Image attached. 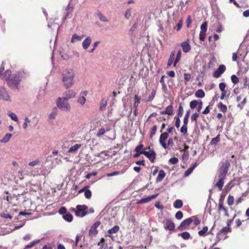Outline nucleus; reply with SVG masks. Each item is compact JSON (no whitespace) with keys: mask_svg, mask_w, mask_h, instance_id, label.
I'll return each mask as SVG.
<instances>
[{"mask_svg":"<svg viewBox=\"0 0 249 249\" xmlns=\"http://www.w3.org/2000/svg\"><path fill=\"white\" fill-rule=\"evenodd\" d=\"M11 71H6L4 73L3 78L7 80L8 86L13 89H18V87L21 78L23 77V74L21 72H18L10 76Z\"/></svg>","mask_w":249,"mask_h":249,"instance_id":"1","label":"nucleus"},{"mask_svg":"<svg viewBox=\"0 0 249 249\" xmlns=\"http://www.w3.org/2000/svg\"><path fill=\"white\" fill-rule=\"evenodd\" d=\"M74 71L70 68L65 69L62 73V82L63 85L66 89H68L74 85V78L75 76Z\"/></svg>","mask_w":249,"mask_h":249,"instance_id":"2","label":"nucleus"},{"mask_svg":"<svg viewBox=\"0 0 249 249\" xmlns=\"http://www.w3.org/2000/svg\"><path fill=\"white\" fill-rule=\"evenodd\" d=\"M230 165V163L228 160H226L225 162L221 163L218 175V181L215 184V186L218 188L219 191L222 190L224 185V179L227 174Z\"/></svg>","mask_w":249,"mask_h":249,"instance_id":"3","label":"nucleus"},{"mask_svg":"<svg viewBox=\"0 0 249 249\" xmlns=\"http://www.w3.org/2000/svg\"><path fill=\"white\" fill-rule=\"evenodd\" d=\"M57 107L62 111L68 112L71 110V106L67 100L62 97H58L56 100Z\"/></svg>","mask_w":249,"mask_h":249,"instance_id":"4","label":"nucleus"},{"mask_svg":"<svg viewBox=\"0 0 249 249\" xmlns=\"http://www.w3.org/2000/svg\"><path fill=\"white\" fill-rule=\"evenodd\" d=\"M88 207L85 205H78L76 206V211H75V214L77 216L83 217L87 214L86 211Z\"/></svg>","mask_w":249,"mask_h":249,"instance_id":"5","label":"nucleus"},{"mask_svg":"<svg viewBox=\"0 0 249 249\" xmlns=\"http://www.w3.org/2000/svg\"><path fill=\"white\" fill-rule=\"evenodd\" d=\"M141 153L145 155L152 162H153L156 157V153L155 152L148 148H144L143 150L141 152Z\"/></svg>","mask_w":249,"mask_h":249,"instance_id":"6","label":"nucleus"},{"mask_svg":"<svg viewBox=\"0 0 249 249\" xmlns=\"http://www.w3.org/2000/svg\"><path fill=\"white\" fill-rule=\"evenodd\" d=\"M0 99H2L6 101L11 102V98L5 89L2 87H0Z\"/></svg>","mask_w":249,"mask_h":249,"instance_id":"7","label":"nucleus"},{"mask_svg":"<svg viewBox=\"0 0 249 249\" xmlns=\"http://www.w3.org/2000/svg\"><path fill=\"white\" fill-rule=\"evenodd\" d=\"M100 225V221H96L90 227L89 234L90 236H95L98 233V230H97V228Z\"/></svg>","mask_w":249,"mask_h":249,"instance_id":"8","label":"nucleus"},{"mask_svg":"<svg viewBox=\"0 0 249 249\" xmlns=\"http://www.w3.org/2000/svg\"><path fill=\"white\" fill-rule=\"evenodd\" d=\"M168 136L169 135L168 134V133L164 132L162 133L160 137L159 142L161 146L165 149L167 148V144L165 141Z\"/></svg>","mask_w":249,"mask_h":249,"instance_id":"9","label":"nucleus"},{"mask_svg":"<svg viewBox=\"0 0 249 249\" xmlns=\"http://www.w3.org/2000/svg\"><path fill=\"white\" fill-rule=\"evenodd\" d=\"M75 92L72 89H70L65 91L63 93V97H62V98L68 101L70 99L75 97Z\"/></svg>","mask_w":249,"mask_h":249,"instance_id":"10","label":"nucleus"},{"mask_svg":"<svg viewBox=\"0 0 249 249\" xmlns=\"http://www.w3.org/2000/svg\"><path fill=\"white\" fill-rule=\"evenodd\" d=\"M164 227L166 230L173 231L175 229L174 223L170 219H166L163 221Z\"/></svg>","mask_w":249,"mask_h":249,"instance_id":"11","label":"nucleus"},{"mask_svg":"<svg viewBox=\"0 0 249 249\" xmlns=\"http://www.w3.org/2000/svg\"><path fill=\"white\" fill-rule=\"evenodd\" d=\"M88 94L87 91H84L80 94L79 97L77 99V102L78 104H80L81 106H83L86 101V96Z\"/></svg>","mask_w":249,"mask_h":249,"instance_id":"12","label":"nucleus"},{"mask_svg":"<svg viewBox=\"0 0 249 249\" xmlns=\"http://www.w3.org/2000/svg\"><path fill=\"white\" fill-rule=\"evenodd\" d=\"M193 220L192 218H187L183 221L178 227L180 230L185 229L192 222Z\"/></svg>","mask_w":249,"mask_h":249,"instance_id":"13","label":"nucleus"},{"mask_svg":"<svg viewBox=\"0 0 249 249\" xmlns=\"http://www.w3.org/2000/svg\"><path fill=\"white\" fill-rule=\"evenodd\" d=\"M91 43V38L89 36H87L82 42V47L84 50H87Z\"/></svg>","mask_w":249,"mask_h":249,"instance_id":"14","label":"nucleus"},{"mask_svg":"<svg viewBox=\"0 0 249 249\" xmlns=\"http://www.w3.org/2000/svg\"><path fill=\"white\" fill-rule=\"evenodd\" d=\"M212 233L211 231H208V228L207 226H205L203 229L198 232V234L200 236H205L209 234Z\"/></svg>","mask_w":249,"mask_h":249,"instance_id":"15","label":"nucleus"},{"mask_svg":"<svg viewBox=\"0 0 249 249\" xmlns=\"http://www.w3.org/2000/svg\"><path fill=\"white\" fill-rule=\"evenodd\" d=\"M181 47L182 48L183 51L184 53H188L191 50V46L190 45L189 43L187 41H184L182 42L180 44Z\"/></svg>","mask_w":249,"mask_h":249,"instance_id":"16","label":"nucleus"},{"mask_svg":"<svg viewBox=\"0 0 249 249\" xmlns=\"http://www.w3.org/2000/svg\"><path fill=\"white\" fill-rule=\"evenodd\" d=\"M84 37L83 35L79 36L76 34H74L72 35L71 42L72 43H74L76 42L80 41Z\"/></svg>","mask_w":249,"mask_h":249,"instance_id":"17","label":"nucleus"},{"mask_svg":"<svg viewBox=\"0 0 249 249\" xmlns=\"http://www.w3.org/2000/svg\"><path fill=\"white\" fill-rule=\"evenodd\" d=\"M218 209L219 211H223L224 212L225 215L229 216L228 210L224 206L223 201H219Z\"/></svg>","mask_w":249,"mask_h":249,"instance_id":"18","label":"nucleus"},{"mask_svg":"<svg viewBox=\"0 0 249 249\" xmlns=\"http://www.w3.org/2000/svg\"><path fill=\"white\" fill-rule=\"evenodd\" d=\"M84 192V196L86 198L89 199L91 196V192L89 189L84 187L79 191V193Z\"/></svg>","mask_w":249,"mask_h":249,"instance_id":"19","label":"nucleus"},{"mask_svg":"<svg viewBox=\"0 0 249 249\" xmlns=\"http://www.w3.org/2000/svg\"><path fill=\"white\" fill-rule=\"evenodd\" d=\"M157 196H158V194H156V195H154L151 196H148L147 197L141 199L139 201V203H144L148 202L151 201V200L155 198Z\"/></svg>","mask_w":249,"mask_h":249,"instance_id":"20","label":"nucleus"},{"mask_svg":"<svg viewBox=\"0 0 249 249\" xmlns=\"http://www.w3.org/2000/svg\"><path fill=\"white\" fill-rule=\"evenodd\" d=\"M57 114V110L56 108H54L53 109L52 112L50 113L48 116V118L49 121H53L56 117Z\"/></svg>","mask_w":249,"mask_h":249,"instance_id":"21","label":"nucleus"},{"mask_svg":"<svg viewBox=\"0 0 249 249\" xmlns=\"http://www.w3.org/2000/svg\"><path fill=\"white\" fill-rule=\"evenodd\" d=\"M81 147V144H76L70 148V149L68 150V152L71 153H75Z\"/></svg>","mask_w":249,"mask_h":249,"instance_id":"22","label":"nucleus"},{"mask_svg":"<svg viewBox=\"0 0 249 249\" xmlns=\"http://www.w3.org/2000/svg\"><path fill=\"white\" fill-rule=\"evenodd\" d=\"M165 173L163 170H160L159 172L158 177L156 179L157 182L161 181L165 177Z\"/></svg>","mask_w":249,"mask_h":249,"instance_id":"23","label":"nucleus"},{"mask_svg":"<svg viewBox=\"0 0 249 249\" xmlns=\"http://www.w3.org/2000/svg\"><path fill=\"white\" fill-rule=\"evenodd\" d=\"M12 134L10 133H6L5 136L0 140V142L1 143L7 142L12 137Z\"/></svg>","mask_w":249,"mask_h":249,"instance_id":"24","label":"nucleus"},{"mask_svg":"<svg viewBox=\"0 0 249 249\" xmlns=\"http://www.w3.org/2000/svg\"><path fill=\"white\" fill-rule=\"evenodd\" d=\"M175 51H172L171 53L169 59H168V63H167V66H170L173 63V62L174 61V59L175 58Z\"/></svg>","mask_w":249,"mask_h":249,"instance_id":"25","label":"nucleus"},{"mask_svg":"<svg viewBox=\"0 0 249 249\" xmlns=\"http://www.w3.org/2000/svg\"><path fill=\"white\" fill-rule=\"evenodd\" d=\"M182 205H183L182 201L180 199L176 200L173 204L174 207L176 209H179V208H181Z\"/></svg>","mask_w":249,"mask_h":249,"instance_id":"26","label":"nucleus"},{"mask_svg":"<svg viewBox=\"0 0 249 249\" xmlns=\"http://www.w3.org/2000/svg\"><path fill=\"white\" fill-rule=\"evenodd\" d=\"M195 96L197 98H202L204 97L205 93L202 89H199L196 92Z\"/></svg>","mask_w":249,"mask_h":249,"instance_id":"27","label":"nucleus"},{"mask_svg":"<svg viewBox=\"0 0 249 249\" xmlns=\"http://www.w3.org/2000/svg\"><path fill=\"white\" fill-rule=\"evenodd\" d=\"M196 166V163L195 165H194L193 166L190 167L189 168H188L184 173V176L188 177L189 175H190L193 171L194 170L195 167Z\"/></svg>","mask_w":249,"mask_h":249,"instance_id":"28","label":"nucleus"},{"mask_svg":"<svg viewBox=\"0 0 249 249\" xmlns=\"http://www.w3.org/2000/svg\"><path fill=\"white\" fill-rule=\"evenodd\" d=\"M218 107L219 110L223 113L227 111V106L222 104V102H220L218 105Z\"/></svg>","mask_w":249,"mask_h":249,"instance_id":"29","label":"nucleus"},{"mask_svg":"<svg viewBox=\"0 0 249 249\" xmlns=\"http://www.w3.org/2000/svg\"><path fill=\"white\" fill-rule=\"evenodd\" d=\"M165 113L168 115H172L173 114V107L172 105L167 106L165 108Z\"/></svg>","mask_w":249,"mask_h":249,"instance_id":"30","label":"nucleus"},{"mask_svg":"<svg viewBox=\"0 0 249 249\" xmlns=\"http://www.w3.org/2000/svg\"><path fill=\"white\" fill-rule=\"evenodd\" d=\"M119 227L118 226H115L112 228L108 230L107 232L109 234L116 233L119 230Z\"/></svg>","mask_w":249,"mask_h":249,"instance_id":"31","label":"nucleus"},{"mask_svg":"<svg viewBox=\"0 0 249 249\" xmlns=\"http://www.w3.org/2000/svg\"><path fill=\"white\" fill-rule=\"evenodd\" d=\"M39 242H40L39 240H34V241L31 242L30 244L27 245L25 246V249L31 248L33 247L35 245L39 243Z\"/></svg>","mask_w":249,"mask_h":249,"instance_id":"32","label":"nucleus"},{"mask_svg":"<svg viewBox=\"0 0 249 249\" xmlns=\"http://www.w3.org/2000/svg\"><path fill=\"white\" fill-rule=\"evenodd\" d=\"M157 126L156 125H154L151 128V129L150 130V135H149L150 139H152L153 138V137L155 135V134H156V132L157 131Z\"/></svg>","mask_w":249,"mask_h":249,"instance_id":"33","label":"nucleus"},{"mask_svg":"<svg viewBox=\"0 0 249 249\" xmlns=\"http://www.w3.org/2000/svg\"><path fill=\"white\" fill-rule=\"evenodd\" d=\"M181 52L180 50H179L177 53L176 58L174 62V67H175L176 66V64H177V63L179 61V60L181 58Z\"/></svg>","mask_w":249,"mask_h":249,"instance_id":"34","label":"nucleus"},{"mask_svg":"<svg viewBox=\"0 0 249 249\" xmlns=\"http://www.w3.org/2000/svg\"><path fill=\"white\" fill-rule=\"evenodd\" d=\"M63 218L68 222H71L72 220L73 217L70 213H67L64 215L63 216Z\"/></svg>","mask_w":249,"mask_h":249,"instance_id":"35","label":"nucleus"},{"mask_svg":"<svg viewBox=\"0 0 249 249\" xmlns=\"http://www.w3.org/2000/svg\"><path fill=\"white\" fill-rule=\"evenodd\" d=\"M8 115L12 120L15 122H18V119L16 114L11 112H9L8 113Z\"/></svg>","mask_w":249,"mask_h":249,"instance_id":"36","label":"nucleus"},{"mask_svg":"<svg viewBox=\"0 0 249 249\" xmlns=\"http://www.w3.org/2000/svg\"><path fill=\"white\" fill-rule=\"evenodd\" d=\"M180 132L184 134H186L187 133V124L183 123V125L181 126L180 128Z\"/></svg>","mask_w":249,"mask_h":249,"instance_id":"37","label":"nucleus"},{"mask_svg":"<svg viewBox=\"0 0 249 249\" xmlns=\"http://www.w3.org/2000/svg\"><path fill=\"white\" fill-rule=\"evenodd\" d=\"M219 88L222 92H227L226 90V84L225 83H220L219 84Z\"/></svg>","mask_w":249,"mask_h":249,"instance_id":"38","label":"nucleus"},{"mask_svg":"<svg viewBox=\"0 0 249 249\" xmlns=\"http://www.w3.org/2000/svg\"><path fill=\"white\" fill-rule=\"evenodd\" d=\"M219 140V135H218L216 137L212 139V140L210 142V144L211 145L216 144V143H218Z\"/></svg>","mask_w":249,"mask_h":249,"instance_id":"39","label":"nucleus"},{"mask_svg":"<svg viewBox=\"0 0 249 249\" xmlns=\"http://www.w3.org/2000/svg\"><path fill=\"white\" fill-rule=\"evenodd\" d=\"M155 94H156V90H154V89L152 90L150 95L148 97V98L145 99V101L148 102V101H152L154 99V98L155 96Z\"/></svg>","mask_w":249,"mask_h":249,"instance_id":"40","label":"nucleus"},{"mask_svg":"<svg viewBox=\"0 0 249 249\" xmlns=\"http://www.w3.org/2000/svg\"><path fill=\"white\" fill-rule=\"evenodd\" d=\"M180 236L184 240H188L190 237V233L186 231L182 232Z\"/></svg>","mask_w":249,"mask_h":249,"instance_id":"41","label":"nucleus"},{"mask_svg":"<svg viewBox=\"0 0 249 249\" xmlns=\"http://www.w3.org/2000/svg\"><path fill=\"white\" fill-rule=\"evenodd\" d=\"M99 19L103 22H108V20L107 18L104 16L101 13H99L98 14Z\"/></svg>","mask_w":249,"mask_h":249,"instance_id":"42","label":"nucleus"},{"mask_svg":"<svg viewBox=\"0 0 249 249\" xmlns=\"http://www.w3.org/2000/svg\"><path fill=\"white\" fill-rule=\"evenodd\" d=\"M198 104V102L196 100H193L190 103V107L191 109H194L196 107H197V105Z\"/></svg>","mask_w":249,"mask_h":249,"instance_id":"43","label":"nucleus"},{"mask_svg":"<svg viewBox=\"0 0 249 249\" xmlns=\"http://www.w3.org/2000/svg\"><path fill=\"white\" fill-rule=\"evenodd\" d=\"M200 32L206 33L207 30V24L206 22L201 24L200 26Z\"/></svg>","mask_w":249,"mask_h":249,"instance_id":"44","label":"nucleus"},{"mask_svg":"<svg viewBox=\"0 0 249 249\" xmlns=\"http://www.w3.org/2000/svg\"><path fill=\"white\" fill-rule=\"evenodd\" d=\"M234 202V197L232 196L229 195L227 200L228 204L230 206H231Z\"/></svg>","mask_w":249,"mask_h":249,"instance_id":"45","label":"nucleus"},{"mask_svg":"<svg viewBox=\"0 0 249 249\" xmlns=\"http://www.w3.org/2000/svg\"><path fill=\"white\" fill-rule=\"evenodd\" d=\"M30 123H31V120L28 117H25L24 119V123L23 124V128L25 129H26L28 127V124Z\"/></svg>","mask_w":249,"mask_h":249,"instance_id":"46","label":"nucleus"},{"mask_svg":"<svg viewBox=\"0 0 249 249\" xmlns=\"http://www.w3.org/2000/svg\"><path fill=\"white\" fill-rule=\"evenodd\" d=\"M231 80L234 84H236L239 82V78L235 75H231Z\"/></svg>","mask_w":249,"mask_h":249,"instance_id":"47","label":"nucleus"},{"mask_svg":"<svg viewBox=\"0 0 249 249\" xmlns=\"http://www.w3.org/2000/svg\"><path fill=\"white\" fill-rule=\"evenodd\" d=\"M183 108L181 104H179L178 107V117H181L183 114Z\"/></svg>","mask_w":249,"mask_h":249,"instance_id":"48","label":"nucleus"},{"mask_svg":"<svg viewBox=\"0 0 249 249\" xmlns=\"http://www.w3.org/2000/svg\"><path fill=\"white\" fill-rule=\"evenodd\" d=\"M140 103V98L137 95L135 96V103L134 104V106L135 108H136L139 104Z\"/></svg>","mask_w":249,"mask_h":249,"instance_id":"49","label":"nucleus"},{"mask_svg":"<svg viewBox=\"0 0 249 249\" xmlns=\"http://www.w3.org/2000/svg\"><path fill=\"white\" fill-rule=\"evenodd\" d=\"M178 162V158H177L176 157L172 158L169 160V162L172 164H177Z\"/></svg>","mask_w":249,"mask_h":249,"instance_id":"50","label":"nucleus"},{"mask_svg":"<svg viewBox=\"0 0 249 249\" xmlns=\"http://www.w3.org/2000/svg\"><path fill=\"white\" fill-rule=\"evenodd\" d=\"M199 116V114L198 113H195L193 114L192 115L191 117V120L192 122H196L197 118Z\"/></svg>","mask_w":249,"mask_h":249,"instance_id":"51","label":"nucleus"},{"mask_svg":"<svg viewBox=\"0 0 249 249\" xmlns=\"http://www.w3.org/2000/svg\"><path fill=\"white\" fill-rule=\"evenodd\" d=\"M217 70L222 74L226 70V67L224 65H221L219 66Z\"/></svg>","mask_w":249,"mask_h":249,"instance_id":"52","label":"nucleus"},{"mask_svg":"<svg viewBox=\"0 0 249 249\" xmlns=\"http://www.w3.org/2000/svg\"><path fill=\"white\" fill-rule=\"evenodd\" d=\"M175 217L178 220L181 219L183 217V213L181 211L178 212L175 214Z\"/></svg>","mask_w":249,"mask_h":249,"instance_id":"53","label":"nucleus"},{"mask_svg":"<svg viewBox=\"0 0 249 249\" xmlns=\"http://www.w3.org/2000/svg\"><path fill=\"white\" fill-rule=\"evenodd\" d=\"M39 163V160L38 159H36L35 160L31 161L29 163V165L31 166H34L36 165Z\"/></svg>","mask_w":249,"mask_h":249,"instance_id":"54","label":"nucleus"},{"mask_svg":"<svg viewBox=\"0 0 249 249\" xmlns=\"http://www.w3.org/2000/svg\"><path fill=\"white\" fill-rule=\"evenodd\" d=\"M105 132H106L105 129L104 128H101L99 129V130L96 134V136L98 137H99L101 135H102L104 134H105Z\"/></svg>","mask_w":249,"mask_h":249,"instance_id":"55","label":"nucleus"},{"mask_svg":"<svg viewBox=\"0 0 249 249\" xmlns=\"http://www.w3.org/2000/svg\"><path fill=\"white\" fill-rule=\"evenodd\" d=\"M189 114H190V110H188L184 117L183 123L188 124V119H189Z\"/></svg>","mask_w":249,"mask_h":249,"instance_id":"56","label":"nucleus"},{"mask_svg":"<svg viewBox=\"0 0 249 249\" xmlns=\"http://www.w3.org/2000/svg\"><path fill=\"white\" fill-rule=\"evenodd\" d=\"M247 103V98H245L241 103L240 104H238L237 105V107L240 108L241 109L243 108L244 106Z\"/></svg>","mask_w":249,"mask_h":249,"instance_id":"57","label":"nucleus"},{"mask_svg":"<svg viewBox=\"0 0 249 249\" xmlns=\"http://www.w3.org/2000/svg\"><path fill=\"white\" fill-rule=\"evenodd\" d=\"M131 15V10L130 9H129L127 10L125 13V18L127 19H129Z\"/></svg>","mask_w":249,"mask_h":249,"instance_id":"58","label":"nucleus"},{"mask_svg":"<svg viewBox=\"0 0 249 249\" xmlns=\"http://www.w3.org/2000/svg\"><path fill=\"white\" fill-rule=\"evenodd\" d=\"M183 154L182 155V159L183 160H187L189 156V152L186 150H183Z\"/></svg>","mask_w":249,"mask_h":249,"instance_id":"59","label":"nucleus"},{"mask_svg":"<svg viewBox=\"0 0 249 249\" xmlns=\"http://www.w3.org/2000/svg\"><path fill=\"white\" fill-rule=\"evenodd\" d=\"M180 117H176V122H175V125L177 128H178L180 126V121L179 119Z\"/></svg>","mask_w":249,"mask_h":249,"instance_id":"60","label":"nucleus"},{"mask_svg":"<svg viewBox=\"0 0 249 249\" xmlns=\"http://www.w3.org/2000/svg\"><path fill=\"white\" fill-rule=\"evenodd\" d=\"M107 106V101L102 100L101 103L100 109L103 110Z\"/></svg>","mask_w":249,"mask_h":249,"instance_id":"61","label":"nucleus"},{"mask_svg":"<svg viewBox=\"0 0 249 249\" xmlns=\"http://www.w3.org/2000/svg\"><path fill=\"white\" fill-rule=\"evenodd\" d=\"M99 41L95 42L93 45V48L89 51V53H93L95 49H96V47L99 44Z\"/></svg>","mask_w":249,"mask_h":249,"instance_id":"62","label":"nucleus"},{"mask_svg":"<svg viewBox=\"0 0 249 249\" xmlns=\"http://www.w3.org/2000/svg\"><path fill=\"white\" fill-rule=\"evenodd\" d=\"M143 148V145L142 144H140L139 145H138L136 148H135V151L137 152V153H139V152H140L142 151V148Z\"/></svg>","mask_w":249,"mask_h":249,"instance_id":"63","label":"nucleus"},{"mask_svg":"<svg viewBox=\"0 0 249 249\" xmlns=\"http://www.w3.org/2000/svg\"><path fill=\"white\" fill-rule=\"evenodd\" d=\"M206 33L200 32L199 34V39L204 41L205 38Z\"/></svg>","mask_w":249,"mask_h":249,"instance_id":"64","label":"nucleus"}]
</instances>
